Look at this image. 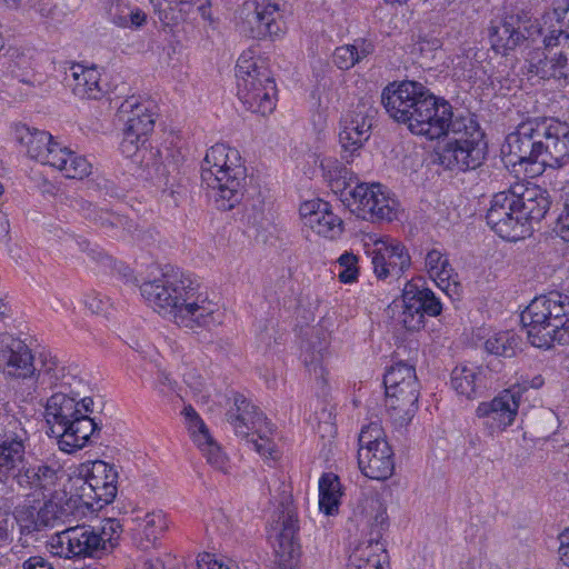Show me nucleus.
<instances>
[{
  "mask_svg": "<svg viewBox=\"0 0 569 569\" xmlns=\"http://www.w3.org/2000/svg\"><path fill=\"white\" fill-rule=\"evenodd\" d=\"M409 130L430 140L452 134L439 153V162L448 170L467 171L480 167L486 159L487 142L479 123L470 114L455 113L446 99L433 96L421 104Z\"/></svg>",
  "mask_w": 569,
  "mask_h": 569,
  "instance_id": "f257e3e1",
  "label": "nucleus"
},
{
  "mask_svg": "<svg viewBox=\"0 0 569 569\" xmlns=\"http://www.w3.org/2000/svg\"><path fill=\"white\" fill-rule=\"evenodd\" d=\"M501 154L510 166L560 168L569 162V124L555 118L529 119L507 136Z\"/></svg>",
  "mask_w": 569,
  "mask_h": 569,
  "instance_id": "f03ea898",
  "label": "nucleus"
},
{
  "mask_svg": "<svg viewBox=\"0 0 569 569\" xmlns=\"http://www.w3.org/2000/svg\"><path fill=\"white\" fill-rule=\"evenodd\" d=\"M141 296L158 313L171 318L179 327L193 330L214 322L210 305L198 303L197 288L188 277L164 273L140 286Z\"/></svg>",
  "mask_w": 569,
  "mask_h": 569,
  "instance_id": "7ed1b4c3",
  "label": "nucleus"
},
{
  "mask_svg": "<svg viewBox=\"0 0 569 569\" xmlns=\"http://www.w3.org/2000/svg\"><path fill=\"white\" fill-rule=\"evenodd\" d=\"M521 323L530 343L550 348L553 342H569V296L559 291L536 297L522 311Z\"/></svg>",
  "mask_w": 569,
  "mask_h": 569,
  "instance_id": "20e7f679",
  "label": "nucleus"
},
{
  "mask_svg": "<svg viewBox=\"0 0 569 569\" xmlns=\"http://www.w3.org/2000/svg\"><path fill=\"white\" fill-rule=\"evenodd\" d=\"M240 154L223 143L212 146L201 164V180L212 191L218 209L228 211L238 204L244 190L246 168Z\"/></svg>",
  "mask_w": 569,
  "mask_h": 569,
  "instance_id": "39448f33",
  "label": "nucleus"
},
{
  "mask_svg": "<svg viewBox=\"0 0 569 569\" xmlns=\"http://www.w3.org/2000/svg\"><path fill=\"white\" fill-rule=\"evenodd\" d=\"M349 171L346 167L338 169L330 184L335 192H340L341 201L357 217L371 222L391 221L396 217L395 200L385 191L380 183H357L350 190L347 181Z\"/></svg>",
  "mask_w": 569,
  "mask_h": 569,
  "instance_id": "423d86ee",
  "label": "nucleus"
},
{
  "mask_svg": "<svg viewBox=\"0 0 569 569\" xmlns=\"http://www.w3.org/2000/svg\"><path fill=\"white\" fill-rule=\"evenodd\" d=\"M238 97L252 112L270 114L276 107L277 88L270 70L262 60L243 52L237 61Z\"/></svg>",
  "mask_w": 569,
  "mask_h": 569,
  "instance_id": "0eeeda50",
  "label": "nucleus"
},
{
  "mask_svg": "<svg viewBox=\"0 0 569 569\" xmlns=\"http://www.w3.org/2000/svg\"><path fill=\"white\" fill-rule=\"evenodd\" d=\"M238 97L252 112L270 114L276 107L277 88L270 70L262 60L243 52L237 61Z\"/></svg>",
  "mask_w": 569,
  "mask_h": 569,
  "instance_id": "6e6552de",
  "label": "nucleus"
},
{
  "mask_svg": "<svg viewBox=\"0 0 569 569\" xmlns=\"http://www.w3.org/2000/svg\"><path fill=\"white\" fill-rule=\"evenodd\" d=\"M442 303L429 288L408 281L401 299L393 300L388 312L408 331H418L425 327V317H438Z\"/></svg>",
  "mask_w": 569,
  "mask_h": 569,
  "instance_id": "1a4fd4ad",
  "label": "nucleus"
},
{
  "mask_svg": "<svg viewBox=\"0 0 569 569\" xmlns=\"http://www.w3.org/2000/svg\"><path fill=\"white\" fill-rule=\"evenodd\" d=\"M241 32L254 39L282 38L287 32L284 6L279 0L244 2L239 12Z\"/></svg>",
  "mask_w": 569,
  "mask_h": 569,
  "instance_id": "9d476101",
  "label": "nucleus"
},
{
  "mask_svg": "<svg viewBox=\"0 0 569 569\" xmlns=\"http://www.w3.org/2000/svg\"><path fill=\"white\" fill-rule=\"evenodd\" d=\"M151 101H141L131 96L118 109L120 120L124 122L120 150L127 158L137 157L147 141V136L154 127V113Z\"/></svg>",
  "mask_w": 569,
  "mask_h": 569,
  "instance_id": "9b49d317",
  "label": "nucleus"
},
{
  "mask_svg": "<svg viewBox=\"0 0 569 569\" xmlns=\"http://www.w3.org/2000/svg\"><path fill=\"white\" fill-rule=\"evenodd\" d=\"M435 94L418 81L405 80L389 83L381 92V103L387 113L397 122L410 128L421 104Z\"/></svg>",
  "mask_w": 569,
  "mask_h": 569,
  "instance_id": "f8f14e48",
  "label": "nucleus"
},
{
  "mask_svg": "<svg viewBox=\"0 0 569 569\" xmlns=\"http://www.w3.org/2000/svg\"><path fill=\"white\" fill-rule=\"evenodd\" d=\"M92 507V503L82 501L81 497H71L63 503L46 500L38 510L28 509L26 517L20 520L21 532L32 533L71 525L86 513V509Z\"/></svg>",
  "mask_w": 569,
  "mask_h": 569,
  "instance_id": "ddd939ff",
  "label": "nucleus"
},
{
  "mask_svg": "<svg viewBox=\"0 0 569 569\" xmlns=\"http://www.w3.org/2000/svg\"><path fill=\"white\" fill-rule=\"evenodd\" d=\"M6 426L0 433V485L14 483L28 457V432L20 420L4 415Z\"/></svg>",
  "mask_w": 569,
  "mask_h": 569,
  "instance_id": "4468645a",
  "label": "nucleus"
},
{
  "mask_svg": "<svg viewBox=\"0 0 569 569\" xmlns=\"http://www.w3.org/2000/svg\"><path fill=\"white\" fill-rule=\"evenodd\" d=\"M296 508L289 502H281L274 513L271 529L276 533L274 552L282 569H293L300 558L301 547L298 532L299 523Z\"/></svg>",
  "mask_w": 569,
  "mask_h": 569,
  "instance_id": "2eb2a0df",
  "label": "nucleus"
},
{
  "mask_svg": "<svg viewBox=\"0 0 569 569\" xmlns=\"http://www.w3.org/2000/svg\"><path fill=\"white\" fill-rule=\"evenodd\" d=\"M486 219L490 228L505 240L517 241L530 234V228L523 227L510 189L492 197Z\"/></svg>",
  "mask_w": 569,
  "mask_h": 569,
  "instance_id": "dca6fc26",
  "label": "nucleus"
},
{
  "mask_svg": "<svg viewBox=\"0 0 569 569\" xmlns=\"http://www.w3.org/2000/svg\"><path fill=\"white\" fill-rule=\"evenodd\" d=\"M63 470L54 459H39L28 455L16 485L29 493H50L62 478Z\"/></svg>",
  "mask_w": 569,
  "mask_h": 569,
  "instance_id": "f3484780",
  "label": "nucleus"
},
{
  "mask_svg": "<svg viewBox=\"0 0 569 569\" xmlns=\"http://www.w3.org/2000/svg\"><path fill=\"white\" fill-rule=\"evenodd\" d=\"M375 110L360 102L342 120V130L339 141L342 148V158L349 162L356 151L362 148L370 137Z\"/></svg>",
  "mask_w": 569,
  "mask_h": 569,
  "instance_id": "a211bd4d",
  "label": "nucleus"
},
{
  "mask_svg": "<svg viewBox=\"0 0 569 569\" xmlns=\"http://www.w3.org/2000/svg\"><path fill=\"white\" fill-rule=\"evenodd\" d=\"M84 483L82 497L96 500L97 509L109 505L117 496L118 472L114 466L102 460H96L90 466H84Z\"/></svg>",
  "mask_w": 569,
  "mask_h": 569,
  "instance_id": "6ab92c4d",
  "label": "nucleus"
},
{
  "mask_svg": "<svg viewBox=\"0 0 569 569\" xmlns=\"http://www.w3.org/2000/svg\"><path fill=\"white\" fill-rule=\"evenodd\" d=\"M61 548L66 546L68 558H101L107 555L96 527L89 525L70 526L59 533Z\"/></svg>",
  "mask_w": 569,
  "mask_h": 569,
  "instance_id": "aec40b11",
  "label": "nucleus"
},
{
  "mask_svg": "<svg viewBox=\"0 0 569 569\" xmlns=\"http://www.w3.org/2000/svg\"><path fill=\"white\" fill-rule=\"evenodd\" d=\"M523 227L532 231V223L540 222L550 209L548 191L533 183H516L510 187Z\"/></svg>",
  "mask_w": 569,
  "mask_h": 569,
  "instance_id": "412c9836",
  "label": "nucleus"
},
{
  "mask_svg": "<svg viewBox=\"0 0 569 569\" xmlns=\"http://www.w3.org/2000/svg\"><path fill=\"white\" fill-rule=\"evenodd\" d=\"M372 250L373 272L378 279L400 277L410 267L411 260L405 246L398 241L377 240Z\"/></svg>",
  "mask_w": 569,
  "mask_h": 569,
  "instance_id": "4be33fe9",
  "label": "nucleus"
},
{
  "mask_svg": "<svg viewBox=\"0 0 569 569\" xmlns=\"http://www.w3.org/2000/svg\"><path fill=\"white\" fill-rule=\"evenodd\" d=\"M299 211L305 226L319 236L336 239L343 231L342 219L332 212L327 201L321 199L306 201L300 206Z\"/></svg>",
  "mask_w": 569,
  "mask_h": 569,
  "instance_id": "5701e85b",
  "label": "nucleus"
},
{
  "mask_svg": "<svg viewBox=\"0 0 569 569\" xmlns=\"http://www.w3.org/2000/svg\"><path fill=\"white\" fill-rule=\"evenodd\" d=\"M183 413L187 420L189 433L193 442L206 457L208 463L218 470H223L227 463V457L210 435L203 420L192 407L184 408Z\"/></svg>",
  "mask_w": 569,
  "mask_h": 569,
  "instance_id": "b1692460",
  "label": "nucleus"
},
{
  "mask_svg": "<svg viewBox=\"0 0 569 569\" xmlns=\"http://www.w3.org/2000/svg\"><path fill=\"white\" fill-rule=\"evenodd\" d=\"M358 465L361 472L373 480H387L395 471L393 452L388 442L359 448Z\"/></svg>",
  "mask_w": 569,
  "mask_h": 569,
  "instance_id": "393cba45",
  "label": "nucleus"
},
{
  "mask_svg": "<svg viewBox=\"0 0 569 569\" xmlns=\"http://www.w3.org/2000/svg\"><path fill=\"white\" fill-rule=\"evenodd\" d=\"M520 397L519 392L506 389L491 401L480 402L477 408V416L479 418L490 417L497 422L498 428L506 429L515 421Z\"/></svg>",
  "mask_w": 569,
  "mask_h": 569,
  "instance_id": "a878e982",
  "label": "nucleus"
},
{
  "mask_svg": "<svg viewBox=\"0 0 569 569\" xmlns=\"http://www.w3.org/2000/svg\"><path fill=\"white\" fill-rule=\"evenodd\" d=\"M99 432L98 422L81 411L57 437L59 449L68 453L74 452L86 447L90 438Z\"/></svg>",
  "mask_w": 569,
  "mask_h": 569,
  "instance_id": "bb28decb",
  "label": "nucleus"
},
{
  "mask_svg": "<svg viewBox=\"0 0 569 569\" xmlns=\"http://www.w3.org/2000/svg\"><path fill=\"white\" fill-rule=\"evenodd\" d=\"M80 412L79 401L74 398L63 392L52 395L47 401L44 415L49 435L57 438Z\"/></svg>",
  "mask_w": 569,
  "mask_h": 569,
  "instance_id": "cd10ccee",
  "label": "nucleus"
},
{
  "mask_svg": "<svg viewBox=\"0 0 569 569\" xmlns=\"http://www.w3.org/2000/svg\"><path fill=\"white\" fill-rule=\"evenodd\" d=\"M0 360L3 361V370L8 376L32 380L36 368L31 350L21 340H12L6 350L1 351Z\"/></svg>",
  "mask_w": 569,
  "mask_h": 569,
  "instance_id": "c85d7f7f",
  "label": "nucleus"
},
{
  "mask_svg": "<svg viewBox=\"0 0 569 569\" xmlns=\"http://www.w3.org/2000/svg\"><path fill=\"white\" fill-rule=\"evenodd\" d=\"M425 264L429 276L442 291L448 296L458 295L460 289L458 273L445 252L438 249L429 250L426 254Z\"/></svg>",
  "mask_w": 569,
  "mask_h": 569,
  "instance_id": "c756f323",
  "label": "nucleus"
},
{
  "mask_svg": "<svg viewBox=\"0 0 569 569\" xmlns=\"http://www.w3.org/2000/svg\"><path fill=\"white\" fill-rule=\"evenodd\" d=\"M234 406L237 412L229 410L226 416L238 436L249 438L251 429L258 431L262 423H267V418L260 409L251 405L242 395L234 397Z\"/></svg>",
  "mask_w": 569,
  "mask_h": 569,
  "instance_id": "7c9ffc66",
  "label": "nucleus"
},
{
  "mask_svg": "<svg viewBox=\"0 0 569 569\" xmlns=\"http://www.w3.org/2000/svg\"><path fill=\"white\" fill-rule=\"evenodd\" d=\"M100 73L96 68L73 63L66 72V81L73 94L81 99H99L102 90L99 86Z\"/></svg>",
  "mask_w": 569,
  "mask_h": 569,
  "instance_id": "2f4dec72",
  "label": "nucleus"
},
{
  "mask_svg": "<svg viewBox=\"0 0 569 569\" xmlns=\"http://www.w3.org/2000/svg\"><path fill=\"white\" fill-rule=\"evenodd\" d=\"M519 17L515 13L507 14L498 21H492L489 28V37L496 51L506 53L523 42V36L517 31Z\"/></svg>",
  "mask_w": 569,
  "mask_h": 569,
  "instance_id": "473e14b6",
  "label": "nucleus"
},
{
  "mask_svg": "<svg viewBox=\"0 0 569 569\" xmlns=\"http://www.w3.org/2000/svg\"><path fill=\"white\" fill-rule=\"evenodd\" d=\"M418 399L419 396L413 389L399 391V395L395 396L386 393V408L395 425L402 427L411 421L418 409Z\"/></svg>",
  "mask_w": 569,
  "mask_h": 569,
  "instance_id": "72a5a7b5",
  "label": "nucleus"
},
{
  "mask_svg": "<svg viewBox=\"0 0 569 569\" xmlns=\"http://www.w3.org/2000/svg\"><path fill=\"white\" fill-rule=\"evenodd\" d=\"M383 385L386 388V393H391V396L399 395V391L405 392V390H415V393L419 396V381L416 375V369L413 366L398 362L395 366L390 367V369L385 373Z\"/></svg>",
  "mask_w": 569,
  "mask_h": 569,
  "instance_id": "f704fd0d",
  "label": "nucleus"
},
{
  "mask_svg": "<svg viewBox=\"0 0 569 569\" xmlns=\"http://www.w3.org/2000/svg\"><path fill=\"white\" fill-rule=\"evenodd\" d=\"M485 370L481 367L457 366L451 372V386L467 399L478 397Z\"/></svg>",
  "mask_w": 569,
  "mask_h": 569,
  "instance_id": "c9c22d12",
  "label": "nucleus"
},
{
  "mask_svg": "<svg viewBox=\"0 0 569 569\" xmlns=\"http://www.w3.org/2000/svg\"><path fill=\"white\" fill-rule=\"evenodd\" d=\"M386 559L383 546L378 541H370L357 548L350 557L348 569H382Z\"/></svg>",
  "mask_w": 569,
  "mask_h": 569,
  "instance_id": "e433bc0d",
  "label": "nucleus"
},
{
  "mask_svg": "<svg viewBox=\"0 0 569 569\" xmlns=\"http://www.w3.org/2000/svg\"><path fill=\"white\" fill-rule=\"evenodd\" d=\"M341 486L338 476L323 473L319 480V509L328 516L338 512Z\"/></svg>",
  "mask_w": 569,
  "mask_h": 569,
  "instance_id": "4c0bfd02",
  "label": "nucleus"
},
{
  "mask_svg": "<svg viewBox=\"0 0 569 569\" xmlns=\"http://www.w3.org/2000/svg\"><path fill=\"white\" fill-rule=\"evenodd\" d=\"M137 530L148 543H154L168 529L166 515L161 510H153L144 513L143 517L137 516Z\"/></svg>",
  "mask_w": 569,
  "mask_h": 569,
  "instance_id": "58836bf2",
  "label": "nucleus"
},
{
  "mask_svg": "<svg viewBox=\"0 0 569 569\" xmlns=\"http://www.w3.org/2000/svg\"><path fill=\"white\" fill-rule=\"evenodd\" d=\"M532 67L536 69V73L542 79L567 78L568 57L562 52L552 53L551 50H549L543 59L532 62Z\"/></svg>",
  "mask_w": 569,
  "mask_h": 569,
  "instance_id": "ea45409f",
  "label": "nucleus"
},
{
  "mask_svg": "<svg viewBox=\"0 0 569 569\" xmlns=\"http://www.w3.org/2000/svg\"><path fill=\"white\" fill-rule=\"evenodd\" d=\"M489 353L503 358H512L521 348V338L511 331L495 335L485 342Z\"/></svg>",
  "mask_w": 569,
  "mask_h": 569,
  "instance_id": "a19ab883",
  "label": "nucleus"
},
{
  "mask_svg": "<svg viewBox=\"0 0 569 569\" xmlns=\"http://www.w3.org/2000/svg\"><path fill=\"white\" fill-rule=\"evenodd\" d=\"M313 336L318 339L317 342L309 341L306 347V355H305V365L309 369V371H313L316 376L322 377L323 376V367H322V360L325 351L327 350L328 342L326 338H320V335H323L321 329H313L312 330Z\"/></svg>",
  "mask_w": 569,
  "mask_h": 569,
  "instance_id": "79ce46f5",
  "label": "nucleus"
},
{
  "mask_svg": "<svg viewBox=\"0 0 569 569\" xmlns=\"http://www.w3.org/2000/svg\"><path fill=\"white\" fill-rule=\"evenodd\" d=\"M53 137L46 131L33 129L32 131L28 128L26 136L21 137V141L27 146V152L30 158L41 162L44 154L50 149V144Z\"/></svg>",
  "mask_w": 569,
  "mask_h": 569,
  "instance_id": "37998d69",
  "label": "nucleus"
},
{
  "mask_svg": "<svg viewBox=\"0 0 569 569\" xmlns=\"http://www.w3.org/2000/svg\"><path fill=\"white\" fill-rule=\"evenodd\" d=\"M96 531H98L101 543L108 555L116 548L122 532V526L117 519L109 518L106 519L100 527H96Z\"/></svg>",
  "mask_w": 569,
  "mask_h": 569,
  "instance_id": "c03bdc74",
  "label": "nucleus"
},
{
  "mask_svg": "<svg viewBox=\"0 0 569 569\" xmlns=\"http://www.w3.org/2000/svg\"><path fill=\"white\" fill-rule=\"evenodd\" d=\"M91 164L81 156L76 154L73 151H68L64 167H61V172L69 179H82L89 176Z\"/></svg>",
  "mask_w": 569,
  "mask_h": 569,
  "instance_id": "a18cd8bd",
  "label": "nucleus"
},
{
  "mask_svg": "<svg viewBox=\"0 0 569 569\" xmlns=\"http://www.w3.org/2000/svg\"><path fill=\"white\" fill-rule=\"evenodd\" d=\"M84 217L102 228L122 227L124 219L107 210L98 209L91 203L83 207Z\"/></svg>",
  "mask_w": 569,
  "mask_h": 569,
  "instance_id": "49530a36",
  "label": "nucleus"
},
{
  "mask_svg": "<svg viewBox=\"0 0 569 569\" xmlns=\"http://www.w3.org/2000/svg\"><path fill=\"white\" fill-rule=\"evenodd\" d=\"M340 271L338 278L343 283H352L358 278V258L351 252H345L338 259Z\"/></svg>",
  "mask_w": 569,
  "mask_h": 569,
  "instance_id": "de8ad7c7",
  "label": "nucleus"
},
{
  "mask_svg": "<svg viewBox=\"0 0 569 569\" xmlns=\"http://www.w3.org/2000/svg\"><path fill=\"white\" fill-rule=\"evenodd\" d=\"M519 17L518 24H516L517 31L523 36V41H535L541 34V26L537 19H533L526 12H517Z\"/></svg>",
  "mask_w": 569,
  "mask_h": 569,
  "instance_id": "09e8293b",
  "label": "nucleus"
},
{
  "mask_svg": "<svg viewBox=\"0 0 569 569\" xmlns=\"http://www.w3.org/2000/svg\"><path fill=\"white\" fill-rule=\"evenodd\" d=\"M333 62L341 70H348L359 62L358 47L347 44L339 47L333 52Z\"/></svg>",
  "mask_w": 569,
  "mask_h": 569,
  "instance_id": "8fccbe9b",
  "label": "nucleus"
},
{
  "mask_svg": "<svg viewBox=\"0 0 569 569\" xmlns=\"http://www.w3.org/2000/svg\"><path fill=\"white\" fill-rule=\"evenodd\" d=\"M43 375L49 378L51 385H57L59 381L61 386H70L69 381H66L64 367H61L57 358L44 359L42 368L39 371V376Z\"/></svg>",
  "mask_w": 569,
  "mask_h": 569,
  "instance_id": "3c124183",
  "label": "nucleus"
},
{
  "mask_svg": "<svg viewBox=\"0 0 569 569\" xmlns=\"http://www.w3.org/2000/svg\"><path fill=\"white\" fill-rule=\"evenodd\" d=\"M359 448L376 447L378 442H387L383 438V430L378 422L365 426L359 435Z\"/></svg>",
  "mask_w": 569,
  "mask_h": 569,
  "instance_id": "603ef678",
  "label": "nucleus"
},
{
  "mask_svg": "<svg viewBox=\"0 0 569 569\" xmlns=\"http://www.w3.org/2000/svg\"><path fill=\"white\" fill-rule=\"evenodd\" d=\"M50 149L44 154L41 163L51 166L53 168H57L58 170H61V167H64L66 159L68 157V151L70 149L66 147H61L58 142L53 141L51 142Z\"/></svg>",
  "mask_w": 569,
  "mask_h": 569,
  "instance_id": "864d4df0",
  "label": "nucleus"
},
{
  "mask_svg": "<svg viewBox=\"0 0 569 569\" xmlns=\"http://www.w3.org/2000/svg\"><path fill=\"white\" fill-rule=\"evenodd\" d=\"M32 9L46 20H53L56 17L57 6L51 0H39L32 6Z\"/></svg>",
  "mask_w": 569,
  "mask_h": 569,
  "instance_id": "5fc2aeb1",
  "label": "nucleus"
},
{
  "mask_svg": "<svg viewBox=\"0 0 569 569\" xmlns=\"http://www.w3.org/2000/svg\"><path fill=\"white\" fill-rule=\"evenodd\" d=\"M13 528L10 515L0 509V547L7 543L10 539V532Z\"/></svg>",
  "mask_w": 569,
  "mask_h": 569,
  "instance_id": "6e6d98bb",
  "label": "nucleus"
},
{
  "mask_svg": "<svg viewBox=\"0 0 569 569\" xmlns=\"http://www.w3.org/2000/svg\"><path fill=\"white\" fill-rule=\"evenodd\" d=\"M198 569H230L214 558V555L204 552L197 560ZM238 569V568H236Z\"/></svg>",
  "mask_w": 569,
  "mask_h": 569,
  "instance_id": "4d7b16f0",
  "label": "nucleus"
},
{
  "mask_svg": "<svg viewBox=\"0 0 569 569\" xmlns=\"http://www.w3.org/2000/svg\"><path fill=\"white\" fill-rule=\"evenodd\" d=\"M249 441L253 443L256 451L258 453H260L261 456L270 457L272 459L274 458V456H273V447L274 446L269 439L259 436V439H256L252 437Z\"/></svg>",
  "mask_w": 569,
  "mask_h": 569,
  "instance_id": "13d9d810",
  "label": "nucleus"
},
{
  "mask_svg": "<svg viewBox=\"0 0 569 569\" xmlns=\"http://www.w3.org/2000/svg\"><path fill=\"white\" fill-rule=\"evenodd\" d=\"M369 507L376 511L372 517L376 525L382 526L387 520L386 508L378 497H372L367 500Z\"/></svg>",
  "mask_w": 569,
  "mask_h": 569,
  "instance_id": "bf43d9fd",
  "label": "nucleus"
},
{
  "mask_svg": "<svg viewBox=\"0 0 569 569\" xmlns=\"http://www.w3.org/2000/svg\"><path fill=\"white\" fill-rule=\"evenodd\" d=\"M563 38L566 41L569 39V33L563 30H552L548 36L545 37L543 43L546 49L551 50L552 47L560 43V39Z\"/></svg>",
  "mask_w": 569,
  "mask_h": 569,
  "instance_id": "052dcab7",
  "label": "nucleus"
},
{
  "mask_svg": "<svg viewBox=\"0 0 569 569\" xmlns=\"http://www.w3.org/2000/svg\"><path fill=\"white\" fill-rule=\"evenodd\" d=\"M560 560L565 566L569 567V527L560 535Z\"/></svg>",
  "mask_w": 569,
  "mask_h": 569,
  "instance_id": "680f3d73",
  "label": "nucleus"
},
{
  "mask_svg": "<svg viewBox=\"0 0 569 569\" xmlns=\"http://www.w3.org/2000/svg\"><path fill=\"white\" fill-rule=\"evenodd\" d=\"M23 569H54L53 566L40 556L30 557L23 565Z\"/></svg>",
  "mask_w": 569,
  "mask_h": 569,
  "instance_id": "e2e57ef3",
  "label": "nucleus"
},
{
  "mask_svg": "<svg viewBox=\"0 0 569 569\" xmlns=\"http://www.w3.org/2000/svg\"><path fill=\"white\" fill-rule=\"evenodd\" d=\"M137 569H164L163 562L159 558H144L136 565Z\"/></svg>",
  "mask_w": 569,
  "mask_h": 569,
  "instance_id": "0e129e2a",
  "label": "nucleus"
},
{
  "mask_svg": "<svg viewBox=\"0 0 569 569\" xmlns=\"http://www.w3.org/2000/svg\"><path fill=\"white\" fill-rule=\"evenodd\" d=\"M87 307L92 313H100L104 311V302L98 297H93L86 301Z\"/></svg>",
  "mask_w": 569,
  "mask_h": 569,
  "instance_id": "69168bd1",
  "label": "nucleus"
},
{
  "mask_svg": "<svg viewBox=\"0 0 569 569\" xmlns=\"http://www.w3.org/2000/svg\"><path fill=\"white\" fill-rule=\"evenodd\" d=\"M130 26L141 27L146 22V14L140 10L129 12Z\"/></svg>",
  "mask_w": 569,
  "mask_h": 569,
  "instance_id": "338daca9",
  "label": "nucleus"
},
{
  "mask_svg": "<svg viewBox=\"0 0 569 569\" xmlns=\"http://www.w3.org/2000/svg\"><path fill=\"white\" fill-rule=\"evenodd\" d=\"M356 46L358 47L359 61L373 52V44L366 40H361L360 43Z\"/></svg>",
  "mask_w": 569,
  "mask_h": 569,
  "instance_id": "774afa93",
  "label": "nucleus"
}]
</instances>
